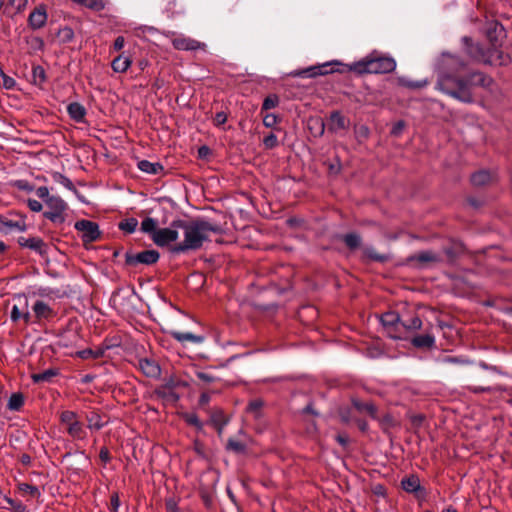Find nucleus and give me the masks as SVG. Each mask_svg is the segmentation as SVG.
Here are the masks:
<instances>
[{"instance_id": "obj_2", "label": "nucleus", "mask_w": 512, "mask_h": 512, "mask_svg": "<svg viewBox=\"0 0 512 512\" xmlns=\"http://www.w3.org/2000/svg\"><path fill=\"white\" fill-rule=\"evenodd\" d=\"M174 226L183 232L184 239L170 246L173 254H186L200 250L203 244L210 241V233H221L222 229L217 224L206 220L196 219L192 221L174 220Z\"/></svg>"}, {"instance_id": "obj_49", "label": "nucleus", "mask_w": 512, "mask_h": 512, "mask_svg": "<svg viewBox=\"0 0 512 512\" xmlns=\"http://www.w3.org/2000/svg\"><path fill=\"white\" fill-rule=\"evenodd\" d=\"M59 36L63 42H70L74 38V31L72 28L65 26L59 30Z\"/></svg>"}, {"instance_id": "obj_16", "label": "nucleus", "mask_w": 512, "mask_h": 512, "mask_svg": "<svg viewBox=\"0 0 512 512\" xmlns=\"http://www.w3.org/2000/svg\"><path fill=\"white\" fill-rule=\"evenodd\" d=\"M503 34V26L497 22L491 23L487 28L486 35L489 40L490 47L488 50L502 51L500 49L501 42L499 37Z\"/></svg>"}, {"instance_id": "obj_47", "label": "nucleus", "mask_w": 512, "mask_h": 512, "mask_svg": "<svg viewBox=\"0 0 512 512\" xmlns=\"http://www.w3.org/2000/svg\"><path fill=\"white\" fill-rule=\"evenodd\" d=\"M279 103V99L276 95H270L266 97L262 104V110H270L276 107Z\"/></svg>"}, {"instance_id": "obj_40", "label": "nucleus", "mask_w": 512, "mask_h": 512, "mask_svg": "<svg viewBox=\"0 0 512 512\" xmlns=\"http://www.w3.org/2000/svg\"><path fill=\"white\" fill-rule=\"evenodd\" d=\"M4 228H17L20 231L26 230V224L24 222H14L12 220H8L4 217H0V230H3Z\"/></svg>"}, {"instance_id": "obj_37", "label": "nucleus", "mask_w": 512, "mask_h": 512, "mask_svg": "<svg viewBox=\"0 0 512 512\" xmlns=\"http://www.w3.org/2000/svg\"><path fill=\"white\" fill-rule=\"evenodd\" d=\"M264 402L261 399H254L249 402L246 411L251 413L255 419H259L262 416L261 410Z\"/></svg>"}, {"instance_id": "obj_11", "label": "nucleus", "mask_w": 512, "mask_h": 512, "mask_svg": "<svg viewBox=\"0 0 512 512\" xmlns=\"http://www.w3.org/2000/svg\"><path fill=\"white\" fill-rule=\"evenodd\" d=\"M178 231L179 227H175L173 221L168 228H158V230L153 233L152 240L159 247L168 246L172 242L176 243Z\"/></svg>"}, {"instance_id": "obj_61", "label": "nucleus", "mask_w": 512, "mask_h": 512, "mask_svg": "<svg viewBox=\"0 0 512 512\" xmlns=\"http://www.w3.org/2000/svg\"><path fill=\"white\" fill-rule=\"evenodd\" d=\"M99 457L101 461L105 463L108 462L111 459L109 450L106 447H102L99 453Z\"/></svg>"}, {"instance_id": "obj_53", "label": "nucleus", "mask_w": 512, "mask_h": 512, "mask_svg": "<svg viewBox=\"0 0 512 512\" xmlns=\"http://www.w3.org/2000/svg\"><path fill=\"white\" fill-rule=\"evenodd\" d=\"M120 506V499L118 493H113L110 497V510L111 512H117Z\"/></svg>"}, {"instance_id": "obj_60", "label": "nucleus", "mask_w": 512, "mask_h": 512, "mask_svg": "<svg viewBox=\"0 0 512 512\" xmlns=\"http://www.w3.org/2000/svg\"><path fill=\"white\" fill-rule=\"evenodd\" d=\"M467 389L473 393H482L491 390L490 386H468Z\"/></svg>"}, {"instance_id": "obj_18", "label": "nucleus", "mask_w": 512, "mask_h": 512, "mask_svg": "<svg viewBox=\"0 0 512 512\" xmlns=\"http://www.w3.org/2000/svg\"><path fill=\"white\" fill-rule=\"evenodd\" d=\"M47 21L46 9L43 5L36 7L28 17L29 26L32 29L42 28Z\"/></svg>"}, {"instance_id": "obj_34", "label": "nucleus", "mask_w": 512, "mask_h": 512, "mask_svg": "<svg viewBox=\"0 0 512 512\" xmlns=\"http://www.w3.org/2000/svg\"><path fill=\"white\" fill-rule=\"evenodd\" d=\"M58 375L57 369H47L40 373L32 374L31 378L34 383H40V382H50L53 377Z\"/></svg>"}, {"instance_id": "obj_30", "label": "nucleus", "mask_w": 512, "mask_h": 512, "mask_svg": "<svg viewBox=\"0 0 512 512\" xmlns=\"http://www.w3.org/2000/svg\"><path fill=\"white\" fill-rule=\"evenodd\" d=\"M88 428L100 430L103 428L107 421H103L102 416L97 411H91L86 415Z\"/></svg>"}, {"instance_id": "obj_15", "label": "nucleus", "mask_w": 512, "mask_h": 512, "mask_svg": "<svg viewBox=\"0 0 512 512\" xmlns=\"http://www.w3.org/2000/svg\"><path fill=\"white\" fill-rule=\"evenodd\" d=\"M172 45L175 49L184 51L205 50L206 48L205 43L185 36H178L172 39Z\"/></svg>"}, {"instance_id": "obj_42", "label": "nucleus", "mask_w": 512, "mask_h": 512, "mask_svg": "<svg viewBox=\"0 0 512 512\" xmlns=\"http://www.w3.org/2000/svg\"><path fill=\"white\" fill-rule=\"evenodd\" d=\"M138 225V221L135 218H129L121 221L119 223V229L127 232L133 233Z\"/></svg>"}, {"instance_id": "obj_8", "label": "nucleus", "mask_w": 512, "mask_h": 512, "mask_svg": "<svg viewBox=\"0 0 512 512\" xmlns=\"http://www.w3.org/2000/svg\"><path fill=\"white\" fill-rule=\"evenodd\" d=\"M75 229L82 233L81 240L84 246L97 241L101 237V232L97 223L90 220H79L75 223Z\"/></svg>"}, {"instance_id": "obj_27", "label": "nucleus", "mask_w": 512, "mask_h": 512, "mask_svg": "<svg viewBox=\"0 0 512 512\" xmlns=\"http://www.w3.org/2000/svg\"><path fill=\"white\" fill-rule=\"evenodd\" d=\"M170 335L175 340L185 343V342H191V343H201L203 341L202 336L195 335L190 332H179V331H171Z\"/></svg>"}, {"instance_id": "obj_14", "label": "nucleus", "mask_w": 512, "mask_h": 512, "mask_svg": "<svg viewBox=\"0 0 512 512\" xmlns=\"http://www.w3.org/2000/svg\"><path fill=\"white\" fill-rule=\"evenodd\" d=\"M337 63H324L317 66H312L306 69H302L299 71H296L292 73L293 76H300V77H316L319 75H326L329 73H333L335 70L333 68L334 65Z\"/></svg>"}, {"instance_id": "obj_28", "label": "nucleus", "mask_w": 512, "mask_h": 512, "mask_svg": "<svg viewBox=\"0 0 512 512\" xmlns=\"http://www.w3.org/2000/svg\"><path fill=\"white\" fill-rule=\"evenodd\" d=\"M138 168L145 173L156 175L163 171V166L159 162H150L148 160H141L137 164Z\"/></svg>"}, {"instance_id": "obj_1", "label": "nucleus", "mask_w": 512, "mask_h": 512, "mask_svg": "<svg viewBox=\"0 0 512 512\" xmlns=\"http://www.w3.org/2000/svg\"><path fill=\"white\" fill-rule=\"evenodd\" d=\"M443 65L450 72L439 74L436 88L460 102L473 103L472 89L474 87L487 88L493 82L489 76L480 71H474L466 77L456 75L455 73L464 70L467 66L466 62L458 56L444 54Z\"/></svg>"}, {"instance_id": "obj_55", "label": "nucleus", "mask_w": 512, "mask_h": 512, "mask_svg": "<svg viewBox=\"0 0 512 512\" xmlns=\"http://www.w3.org/2000/svg\"><path fill=\"white\" fill-rule=\"evenodd\" d=\"M1 74H2V78H3V86H4V88H6V89H13L14 86L16 85L15 80L12 77L7 76L3 72Z\"/></svg>"}, {"instance_id": "obj_5", "label": "nucleus", "mask_w": 512, "mask_h": 512, "mask_svg": "<svg viewBox=\"0 0 512 512\" xmlns=\"http://www.w3.org/2000/svg\"><path fill=\"white\" fill-rule=\"evenodd\" d=\"M35 192L48 208L43 216L53 223H63L65 221V211L68 208L66 202L57 195H50L46 186L38 187Z\"/></svg>"}, {"instance_id": "obj_41", "label": "nucleus", "mask_w": 512, "mask_h": 512, "mask_svg": "<svg viewBox=\"0 0 512 512\" xmlns=\"http://www.w3.org/2000/svg\"><path fill=\"white\" fill-rule=\"evenodd\" d=\"M73 2H76L78 4H81L87 8H90L95 11H101L104 9V2L103 0H72Z\"/></svg>"}, {"instance_id": "obj_6", "label": "nucleus", "mask_w": 512, "mask_h": 512, "mask_svg": "<svg viewBox=\"0 0 512 512\" xmlns=\"http://www.w3.org/2000/svg\"><path fill=\"white\" fill-rule=\"evenodd\" d=\"M381 323L386 330L387 335L393 339L404 338V322L400 320L398 313L389 311L383 313L380 317Z\"/></svg>"}, {"instance_id": "obj_24", "label": "nucleus", "mask_w": 512, "mask_h": 512, "mask_svg": "<svg viewBox=\"0 0 512 512\" xmlns=\"http://www.w3.org/2000/svg\"><path fill=\"white\" fill-rule=\"evenodd\" d=\"M225 449L228 452H232L237 455H245L248 452L247 444L244 441L237 440L235 438H229L227 440Z\"/></svg>"}, {"instance_id": "obj_38", "label": "nucleus", "mask_w": 512, "mask_h": 512, "mask_svg": "<svg viewBox=\"0 0 512 512\" xmlns=\"http://www.w3.org/2000/svg\"><path fill=\"white\" fill-rule=\"evenodd\" d=\"M32 79L35 85L41 86L46 81V73L42 66H34L32 69Z\"/></svg>"}, {"instance_id": "obj_22", "label": "nucleus", "mask_w": 512, "mask_h": 512, "mask_svg": "<svg viewBox=\"0 0 512 512\" xmlns=\"http://www.w3.org/2000/svg\"><path fill=\"white\" fill-rule=\"evenodd\" d=\"M465 252V247L461 242L452 241L450 245L444 248V253L448 258L450 263L455 262V260L460 257Z\"/></svg>"}, {"instance_id": "obj_9", "label": "nucleus", "mask_w": 512, "mask_h": 512, "mask_svg": "<svg viewBox=\"0 0 512 512\" xmlns=\"http://www.w3.org/2000/svg\"><path fill=\"white\" fill-rule=\"evenodd\" d=\"M160 254L156 250H144L137 254L127 252L125 263L128 266L136 267L138 264L153 265L159 260Z\"/></svg>"}, {"instance_id": "obj_50", "label": "nucleus", "mask_w": 512, "mask_h": 512, "mask_svg": "<svg viewBox=\"0 0 512 512\" xmlns=\"http://www.w3.org/2000/svg\"><path fill=\"white\" fill-rule=\"evenodd\" d=\"M27 3L28 0H10L9 4L6 7V10L9 7H12L14 8L16 13L21 12L26 7Z\"/></svg>"}, {"instance_id": "obj_63", "label": "nucleus", "mask_w": 512, "mask_h": 512, "mask_svg": "<svg viewBox=\"0 0 512 512\" xmlns=\"http://www.w3.org/2000/svg\"><path fill=\"white\" fill-rule=\"evenodd\" d=\"M57 176L61 179V183H62L65 187H67V188H68V189H70V190L74 189V185H73V183H72V181H71L70 179H68V178L64 177V176H63V175H61V174H58Z\"/></svg>"}, {"instance_id": "obj_12", "label": "nucleus", "mask_w": 512, "mask_h": 512, "mask_svg": "<svg viewBox=\"0 0 512 512\" xmlns=\"http://www.w3.org/2000/svg\"><path fill=\"white\" fill-rule=\"evenodd\" d=\"M32 322L31 324H41L44 321H49L56 316V312L43 300H37L32 306Z\"/></svg>"}, {"instance_id": "obj_31", "label": "nucleus", "mask_w": 512, "mask_h": 512, "mask_svg": "<svg viewBox=\"0 0 512 512\" xmlns=\"http://www.w3.org/2000/svg\"><path fill=\"white\" fill-rule=\"evenodd\" d=\"M402 488L409 493H415L422 489L420 485V480L417 476L411 475L407 478H404L401 481Z\"/></svg>"}, {"instance_id": "obj_33", "label": "nucleus", "mask_w": 512, "mask_h": 512, "mask_svg": "<svg viewBox=\"0 0 512 512\" xmlns=\"http://www.w3.org/2000/svg\"><path fill=\"white\" fill-rule=\"evenodd\" d=\"M130 65L131 60L129 59V57L123 55H119L118 57H116L111 64L112 69L118 73L125 72L130 67Z\"/></svg>"}, {"instance_id": "obj_3", "label": "nucleus", "mask_w": 512, "mask_h": 512, "mask_svg": "<svg viewBox=\"0 0 512 512\" xmlns=\"http://www.w3.org/2000/svg\"><path fill=\"white\" fill-rule=\"evenodd\" d=\"M464 51L473 60L490 65H506L510 61L509 55L503 51L484 49L482 45L473 43L470 37L463 38Z\"/></svg>"}, {"instance_id": "obj_57", "label": "nucleus", "mask_w": 512, "mask_h": 512, "mask_svg": "<svg viewBox=\"0 0 512 512\" xmlns=\"http://www.w3.org/2000/svg\"><path fill=\"white\" fill-rule=\"evenodd\" d=\"M227 121V115L224 112L216 113L214 117V124L216 126H221Z\"/></svg>"}, {"instance_id": "obj_25", "label": "nucleus", "mask_w": 512, "mask_h": 512, "mask_svg": "<svg viewBox=\"0 0 512 512\" xmlns=\"http://www.w3.org/2000/svg\"><path fill=\"white\" fill-rule=\"evenodd\" d=\"M354 409H356L359 413H365L369 415L372 419H376L377 417V408L371 402H362L356 398H354Z\"/></svg>"}, {"instance_id": "obj_59", "label": "nucleus", "mask_w": 512, "mask_h": 512, "mask_svg": "<svg viewBox=\"0 0 512 512\" xmlns=\"http://www.w3.org/2000/svg\"><path fill=\"white\" fill-rule=\"evenodd\" d=\"M22 490L28 492L32 496H38L40 494L38 488L30 484H23Z\"/></svg>"}, {"instance_id": "obj_52", "label": "nucleus", "mask_w": 512, "mask_h": 512, "mask_svg": "<svg viewBox=\"0 0 512 512\" xmlns=\"http://www.w3.org/2000/svg\"><path fill=\"white\" fill-rule=\"evenodd\" d=\"M27 205H28L29 209L33 212H40L43 209L42 203L35 199L29 198L27 200Z\"/></svg>"}, {"instance_id": "obj_44", "label": "nucleus", "mask_w": 512, "mask_h": 512, "mask_svg": "<svg viewBox=\"0 0 512 512\" xmlns=\"http://www.w3.org/2000/svg\"><path fill=\"white\" fill-rule=\"evenodd\" d=\"M103 353L104 352L101 349H97V350L84 349V350L78 352V356L82 359H89V358L97 359V358L102 357Z\"/></svg>"}, {"instance_id": "obj_4", "label": "nucleus", "mask_w": 512, "mask_h": 512, "mask_svg": "<svg viewBox=\"0 0 512 512\" xmlns=\"http://www.w3.org/2000/svg\"><path fill=\"white\" fill-rule=\"evenodd\" d=\"M396 68L393 58L373 52L366 58L354 63V73H390Z\"/></svg>"}, {"instance_id": "obj_39", "label": "nucleus", "mask_w": 512, "mask_h": 512, "mask_svg": "<svg viewBox=\"0 0 512 512\" xmlns=\"http://www.w3.org/2000/svg\"><path fill=\"white\" fill-rule=\"evenodd\" d=\"M141 230L144 233L150 234L151 239H152L153 233H155V231L158 230L156 220L151 217L145 218L141 223Z\"/></svg>"}, {"instance_id": "obj_26", "label": "nucleus", "mask_w": 512, "mask_h": 512, "mask_svg": "<svg viewBox=\"0 0 512 512\" xmlns=\"http://www.w3.org/2000/svg\"><path fill=\"white\" fill-rule=\"evenodd\" d=\"M69 116L76 122H82L86 115V109L78 102H72L68 105Z\"/></svg>"}, {"instance_id": "obj_54", "label": "nucleus", "mask_w": 512, "mask_h": 512, "mask_svg": "<svg viewBox=\"0 0 512 512\" xmlns=\"http://www.w3.org/2000/svg\"><path fill=\"white\" fill-rule=\"evenodd\" d=\"M180 385H181V381L180 380L171 377V378L167 379L162 386L166 387V388H169V389H172L174 391L175 388L179 387Z\"/></svg>"}, {"instance_id": "obj_36", "label": "nucleus", "mask_w": 512, "mask_h": 512, "mask_svg": "<svg viewBox=\"0 0 512 512\" xmlns=\"http://www.w3.org/2000/svg\"><path fill=\"white\" fill-rule=\"evenodd\" d=\"M155 394L162 399H166L172 402H177L179 400V395L175 391L163 387L162 385L155 390Z\"/></svg>"}, {"instance_id": "obj_23", "label": "nucleus", "mask_w": 512, "mask_h": 512, "mask_svg": "<svg viewBox=\"0 0 512 512\" xmlns=\"http://www.w3.org/2000/svg\"><path fill=\"white\" fill-rule=\"evenodd\" d=\"M363 260L364 262H379L385 263L390 260V256L388 254H380L372 247H365L363 249Z\"/></svg>"}, {"instance_id": "obj_17", "label": "nucleus", "mask_w": 512, "mask_h": 512, "mask_svg": "<svg viewBox=\"0 0 512 512\" xmlns=\"http://www.w3.org/2000/svg\"><path fill=\"white\" fill-rule=\"evenodd\" d=\"M18 244L21 247H26L31 250H34L37 253H39L40 255H44L47 252V244L39 237H31V238L19 237Z\"/></svg>"}, {"instance_id": "obj_45", "label": "nucleus", "mask_w": 512, "mask_h": 512, "mask_svg": "<svg viewBox=\"0 0 512 512\" xmlns=\"http://www.w3.org/2000/svg\"><path fill=\"white\" fill-rule=\"evenodd\" d=\"M422 321L419 317L415 316L409 320V322H404V334L407 331H414L421 329Z\"/></svg>"}, {"instance_id": "obj_48", "label": "nucleus", "mask_w": 512, "mask_h": 512, "mask_svg": "<svg viewBox=\"0 0 512 512\" xmlns=\"http://www.w3.org/2000/svg\"><path fill=\"white\" fill-rule=\"evenodd\" d=\"M263 144L266 149H273L278 146L277 136L273 133L268 134L263 139Z\"/></svg>"}, {"instance_id": "obj_32", "label": "nucleus", "mask_w": 512, "mask_h": 512, "mask_svg": "<svg viewBox=\"0 0 512 512\" xmlns=\"http://www.w3.org/2000/svg\"><path fill=\"white\" fill-rule=\"evenodd\" d=\"M435 339L430 334L417 335L412 339V344L417 348H431Z\"/></svg>"}, {"instance_id": "obj_56", "label": "nucleus", "mask_w": 512, "mask_h": 512, "mask_svg": "<svg viewBox=\"0 0 512 512\" xmlns=\"http://www.w3.org/2000/svg\"><path fill=\"white\" fill-rule=\"evenodd\" d=\"M404 128H405V122L400 120L393 125L391 134L394 136H398L401 134V132L403 131Z\"/></svg>"}, {"instance_id": "obj_7", "label": "nucleus", "mask_w": 512, "mask_h": 512, "mask_svg": "<svg viewBox=\"0 0 512 512\" xmlns=\"http://www.w3.org/2000/svg\"><path fill=\"white\" fill-rule=\"evenodd\" d=\"M60 421L67 426L68 434L74 439H84L86 436L83 424L78 420L77 414L66 410L60 415Z\"/></svg>"}, {"instance_id": "obj_58", "label": "nucleus", "mask_w": 512, "mask_h": 512, "mask_svg": "<svg viewBox=\"0 0 512 512\" xmlns=\"http://www.w3.org/2000/svg\"><path fill=\"white\" fill-rule=\"evenodd\" d=\"M372 492L376 496L385 497L386 496V488L381 484H376L372 487Z\"/></svg>"}, {"instance_id": "obj_21", "label": "nucleus", "mask_w": 512, "mask_h": 512, "mask_svg": "<svg viewBox=\"0 0 512 512\" xmlns=\"http://www.w3.org/2000/svg\"><path fill=\"white\" fill-rule=\"evenodd\" d=\"M349 125V119L344 117L340 112L334 111L330 115L329 129L332 131L344 130Z\"/></svg>"}, {"instance_id": "obj_51", "label": "nucleus", "mask_w": 512, "mask_h": 512, "mask_svg": "<svg viewBox=\"0 0 512 512\" xmlns=\"http://www.w3.org/2000/svg\"><path fill=\"white\" fill-rule=\"evenodd\" d=\"M278 122V116L273 113H267L263 116V124L266 127H274Z\"/></svg>"}, {"instance_id": "obj_43", "label": "nucleus", "mask_w": 512, "mask_h": 512, "mask_svg": "<svg viewBox=\"0 0 512 512\" xmlns=\"http://www.w3.org/2000/svg\"><path fill=\"white\" fill-rule=\"evenodd\" d=\"M183 419L188 425L194 426L198 430L203 428L202 422L195 413H186L183 415Z\"/></svg>"}, {"instance_id": "obj_19", "label": "nucleus", "mask_w": 512, "mask_h": 512, "mask_svg": "<svg viewBox=\"0 0 512 512\" xmlns=\"http://www.w3.org/2000/svg\"><path fill=\"white\" fill-rule=\"evenodd\" d=\"M138 367L147 377H158L160 375V366L154 361L148 358L139 359Z\"/></svg>"}, {"instance_id": "obj_10", "label": "nucleus", "mask_w": 512, "mask_h": 512, "mask_svg": "<svg viewBox=\"0 0 512 512\" xmlns=\"http://www.w3.org/2000/svg\"><path fill=\"white\" fill-rule=\"evenodd\" d=\"M407 262L416 268H423L441 262V257L432 250H425L409 256Z\"/></svg>"}, {"instance_id": "obj_46", "label": "nucleus", "mask_w": 512, "mask_h": 512, "mask_svg": "<svg viewBox=\"0 0 512 512\" xmlns=\"http://www.w3.org/2000/svg\"><path fill=\"white\" fill-rule=\"evenodd\" d=\"M308 126L310 129L315 128L316 134L322 135L324 133L325 125L322 119L320 118H311L308 121Z\"/></svg>"}, {"instance_id": "obj_62", "label": "nucleus", "mask_w": 512, "mask_h": 512, "mask_svg": "<svg viewBox=\"0 0 512 512\" xmlns=\"http://www.w3.org/2000/svg\"><path fill=\"white\" fill-rule=\"evenodd\" d=\"M124 43H125V39L123 36H118L115 41H114V45H113V48L115 51H120L123 46H124Z\"/></svg>"}, {"instance_id": "obj_29", "label": "nucleus", "mask_w": 512, "mask_h": 512, "mask_svg": "<svg viewBox=\"0 0 512 512\" xmlns=\"http://www.w3.org/2000/svg\"><path fill=\"white\" fill-rule=\"evenodd\" d=\"M211 423L217 430L218 435L221 436L224 427L228 423V418L224 415V413L221 410H218L211 415Z\"/></svg>"}, {"instance_id": "obj_20", "label": "nucleus", "mask_w": 512, "mask_h": 512, "mask_svg": "<svg viewBox=\"0 0 512 512\" xmlns=\"http://www.w3.org/2000/svg\"><path fill=\"white\" fill-rule=\"evenodd\" d=\"M495 175L487 170H480L472 174L471 182L476 187L489 185L495 181Z\"/></svg>"}, {"instance_id": "obj_35", "label": "nucleus", "mask_w": 512, "mask_h": 512, "mask_svg": "<svg viewBox=\"0 0 512 512\" xmlns=\"http://www.w3.org/2000/svg\"><path fill=\"white\" fill-rule=\"evenodd\" d=\"M24 405V395L20 392L13 393L7 404V408L11 411H19Z\"/></svg>"}, {"instance_id": "obj_13", "label": "nucleus", "mask_w": 512, "mask_h": 512, "mask_svg": "<svg viewBox=\"0 0 512 512\" xmlns=\"http://www.w3.org/2000/svg\"><path fill=\"white\" fill-rule=\"evenodd\" d=\"M17 303H15L11 310V320L18 322L23 320L26 325L31 324L32 315L28 310V299L26 297H17Z\"/></svg>"}, {"instance_id": "obj_64", "label": "nucleus", "mask_w": 512, "mask_h": 512, "mask_svg": "<svg viewBox=\"0 0 512 512\" xmlns=\"http://www.w3.org/2000/svg\"><path fill=\"white\" fill-rule=\"evenodd\" d=\"M17 186L21 190L32 191L34 188L26 181H18Z\"/></svg>"}]
</instances>
